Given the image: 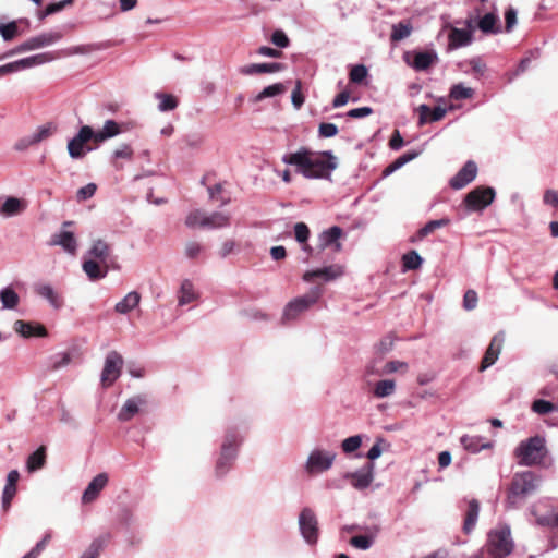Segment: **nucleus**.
I'll use <instances>...</instances> for the list:
<instances>
[{"label": "nucleus", "instance_id": "18", "mask_svg": "<svg viewBox=\"0 0 558 558\" xmlns=\"http://www.w3.org/2000/svg\"><path fill=\"white\" fill-rule=\"evenodd\" d=\"M343 275V268L340 265H330L315 270H307L303 275L305 282H312L315 278H323L325 281L335 280Z\"/></svg>", "mask_w": 558, "mask_h": 558}, {"label": "nucleus", "instance_id": "15", "mask_svg": "<svg viewBox=\"0 0 558 558\" xmlns=\"http://www.w3.org/2000/svg\"><path fill=\"white\" fill-rule=\"evenodd\" d=\"M27 208V201L15 196L0 197V216L12 218L22 215Z\"/></svg>", "mask_w": 558, "mask_h": 558}, {"label": "nucleus", "instance_id": "26", "mask_svg": "<svg viewBox=\"0 0 558 558\" xmlns=\"http://www.w3.org/2000/svg\"><path fill=\"white\" fill-rule=\"evenodd\" d=\"M284 65L278 62L271 63H252L240 68L239 72L243 75H254L262 73H276L283 70Z\"/></svg>", "mask_w": 558, "mask_h": 558}, {"label": "nucleus", "instance_id": "30", "mask_svg": "<svg viewBox=\"0 0 558 558\" xmlns=\"http://www.w3.org/2000/svg\"><path fill=\"white\" fill-rule=\"evenodd\" d=\"M230 226V215L220 211L211 214L205 213V218L202 220V228L205 229H221Z\"/></svg>", "mask_w": 558, "mask_h": 558}, {"label": "nucleus", "instance_id": "24", "mask_svg": "<svg viewBox=\"0 0 558 558\" xmlns=\"http://www.w3.org/2000/svg\"><path fill=\"white\" fill-rule=\"evenodd\" d=\"M111 254L110 245L101 239L93 242L92 247L87 251L86 257L108 265V259Z\"/></svg>", "mask_w": 558, "mask_h": 558}, {"label": "nucleus", "instance_id": "11", "mask_svg": "<svg viewBox=\"0 0 558 558\" xmlns=\"http://www.w3.org/2000/svg\"><path fill=\"white\" fill-rule=\"evenodd\" d=\"M123 357L117 351H110L105 359L100 380L104 387L111 386L121 375Z\"/></svg>", "mask_w": 558, "mask_h": 558}, {"label": "nucleus", "instance_id": "10", "mask_svg": "<svg viewBox=\"0 0 558 558\" xmlns=\"http://www.w3.org/2000/svg\"><path fill=\"white\" fill-rule=\"evenodd\" d=\"M513 543L510 537V530L504 529L492 532L488 538V551L496 558H502L511 554Z\"/></svg>", "mask_w": 558, "mask_h": 558}, {"label": "nucleus", "instance_id": "52", "mask_svg": "<svg viewBox=\"0 0 558 558\" xmlns=\"http://www.w3.org/2000/svg\"><path fill=\"white\" fill-rule=\"evenodd\" d=\"M538 525L548 526V527H557L558 526V508L550 510L548 513L544 515H539L536 519Z\"/></svg>", "mask_w": 558, "mask_h": 558}, {"label": "nucleus", "instance_id": "36", "mask_svg": "<svg viewBox=\"0 0 558 558\" xmlns=\"http://www.w3.org/2000/svg\"><path fill=\"white\" fill-rule=\"evenodd\" d=\"M198 298L197 292L195 291L194 284L190 279H184L181 282L178 303L180 306L186 305Z\"/></svg>", "mask_w": 558, "mask_h": 558}, {"label": "nucleus", "instance_id": "61", "mask_svg": "<svg viewBox=\"0 0 558 558\" xmlns=\"http://www.w3.org/2000/svg\"><path fill=\"white\" fill-rule=\"evenodd\" d=\"M294 236L299 243H305L310 236V229L304 222L294 225Z\"/></svg>", "mask_w": 558, "mask_h": 558}, {"label": "nucleus", "instance_id": "23", "mask_svg": "<svg viewBox=\"0 0 558 558\" xmlns=\"http://www.w3.org/2000/svg\"><path fill=\"white\" fill-rule=\"evenodd\" d=\"M20 478L17 470H12L7 475V483L2 492V508L7 511L16 494V484Z\"/></svg>", "mask_w": 558, "mask_h": 558}, {"label": "nucleus", "instance_id": "38", "mask_svg": "<svg viewBox=\"0 0 558 558\" xmlns=\"http://www.w3.org/2000/svg\"><path fill=\"white\" fill-rule=\"evenodd\" d=\"M109 539V534L98 536L89 544L88 548L82 554L80 558H98L101 550L108 544Z\"/></svg>", "mask_w": 558, "mask_h": 558}, {"label": "nucleus", "instance_id": "14", "mask_svg": "<svg viewBox=\"0 0 558 558\" xmlns=\"http://www.w3.org/2000/svg\"><path fill=\"white\" fill-rule=\"evenodd\" d=\"M477 174V166L474 161L469 160L464 166L450 179L449 185L453 190H461L471 183Z\"/></svg>", "mask_w": 558, "mask_h": 558}, {"label": "nucleus", "instance_id": "32", "mask_svg": "<svg viewBox=\"0 0 558 558\" xmlns=\"http://www.w3.org/2000/svg\"><path fill=\"white\" fill-rule=\"evenodd\" d=\"M480 513V502L476 499H471L468 501V509L465 511L464 515V522H463V532L465 534H470L477 522Z\"/></svg>", "mask_w": 558, "mask_h": 558}, {"label": "nucleus", "instance_id": "17", "mask_svg": "<svg viewBox=\"0 0 558 558\" xmlns=\"http://www.w3.org/2000/svg\"><path fill=\"white\" fill-rule=\"evenodd\" d=\"M147 400L144 395H137L129 398L118 413V420L128 422L132 420L141 410V407L146 404Z\"/></svg>", "mask_w": 558, "mask_h": 558}, {"label": "nucleus", "instance_id": "54", "mask_svg": "<svg viewBox=\"0 0 558 558\" xmlns=\"http://www.w3.org/2000/svg\"><path fill=\"white\" fill-rule=\"evenodd\" d=\"M368 74V70L364 64H356L350 71V81L355 84L362 83Z\"/></svg>", "mask_w": 558, "mask_h": 558}, {"label": "nucleus", "instance_id": "62", "mask_svg": "<svg viewBox=\"0 0 558 558\" xmlns=\"http://www.w3.org/2000/svg\"><path fill=\"white\" fill-rule=\"evenodd\" d=\"M133 154L134 151L131 145L122 144L112 153V158L131 160L133 158Z\"/></svg>", "mask_w": 558, "mask_h": 558}, {"label": "nucleus", "instance_id": "51", "mask_svg": "<svg viewBox=\"0 0 558 558\" xmlns=\"http://www.w3.org/2000/svg\"><path fill=\"white\" fill-rule=\"evenodd\" d=\"M156 97L160 99L158 109L162 112L165 111H171L177 108L178 101L172 95L168 94H156Z\"/></svg>", "mask_w": 558, "mask_h": 558}, {"label": "nucleus", "instance_id": "44", "mask_svg": "<svg viewBox=\"0 0 558 558\" xmlns=\"http://www.w3.org/2000/svg\"><path fill=\"white\" fill-rule=\"evenodd\" d=\"M412 25L410 22H399L392 25L390 38L392 41H400L411 35Z\"/></svg>", "mask_w": 558, "mask_h": 558}, {"label": "nucleus", "instance_id": "59", "mask_svg": "<svg viewBox=\"0 0 558 558\" xmlns=\"http://www.w3.org/2000/svg\"><path fill=\"white\" fill-rule=\"evenodd\" d=\"M97 190V185L95 183H88L85 186H82L76 192V199L78 202L87 201L92 198Z\"/></svg>", "mask_w": 558, "mask_h": 558}, {"label": "nucleus", "instance_id": "21", "mask_svg": "<svg viewBox=\"0 0 558 558\" xmlns=\"http://www.w3.org/2000/svg\"><path fill=\"white\" fill-rule=\"evenodd\" d=\"M448 48L450 50L466 47L473 41L472 31L452 27L448 35Z\"/></svg>", "mask_w": 558, "mask_h": 558}, {"label": "nucleus", "instance_id": "31", "mask_svg": "<svg viewBox=\"0 0 558 558\" xmlns=\"http://www.w3.org/2000/svg\"><path fill=\"white\" fill-rule=\"evenodd\" d=\"M478 29L484 34H499L501 26L499 24V17L495 12H488L484 14L477 22Z\"/></svg>", "mask_w": 558, "mask_h": 558}, {"label": "nucleus", "instance_id": "50", "mask_svg": "<svg viewBox=\"0 0 558 558\" xmlns=\"http://www.w3.org/2000/svg\"><path fill=\"white\" fill-rule=\"evenodd\" d=\"M403 267L409 270L417 269L423 259L416 251H411L402 256Z\"/></svg>", "mask_w": 558, "mask_h": 558}, {"label": "nucleus", "instance_id": "1", "mask_svg": "<svg viewBox=\"0 0 558 558\" xmlns=\"http://www.w3.org/2000/svg\"><path fill=\"white\" fill-rule=\"evenodd\" d=\"M541 484V476L533 471L517 472L511 481L506 498L508 509L519 508L525 499L534 494Z\"/></svg>", "mask_w": 558, "mask_h": 558}, {"label": "nucleus", "instance_id": "29", "mask_svg": "<svg viewBox=\"0 0 558 558\" xmlns=\"http://www.w3.org/2000/svg\"><path fill=\"white\" fill-rule=\"evenodd\" d=\"M417 111L420 113V125L426 124L428 122L440 121L447 112V110L440 106H437L432 110L429 106L425 104L420 105Z\"/></svg>", "mask_w": 558, "mask_h": 558}, {"label": "nucleus", "instance_id": "4", "mask_svg": "<svg viewBox=\"0 0 558 558\" xmlns=\"http://www.w3.org/2000/svg\"><path fill=\"white\" fill-rule=\"evenodd\" d=\"M323 288L319 286L312 287L310 291L304 295L290 301L283 310L282 322L287 323L295 319L301 313L305 312L312 305L317 303L323 294Z\"/></svg>", "mask_w": 558, "mask_h": 558}, {"label": "nucleus", "instance_id": "60", "mask_svg": "<svg viewBox=\"0 0 558 558\" xmlns=\"http://www.w3.org/2000/svg\"><path fill=\"white\" fill-rule=\"evenodd\" d=\"M469 64L471 65L472 72L476 77H481L485 74L487 66L481 57H474L470 59Z\"/></svg>", "mask_w": 558, "mask_h": 558}, {"label": "nucleus", "instance_id": "53", "mask_svg": "<svg viewBox=\"0 0 558 558\" xmlns=\"http://www.w3.org/2000/svg\"><path fill=\"white\" fill-rule=\"evenodd\" d=\"M72 361V356L69 352H59L51 357V367L57 371L68 366Z\"/></svg>", "mask_w": 558, "mask_h": 558}, {"label": "nucleus", "instance_id": "45", "mask_svg": "<svg viewBox=\"0 0 558 558\" xmlns=\"http://www.w3.org/2000/svg\"><path fill=\"white\" fill-rule=\"evenodd\" d=\"M449 223H450V219L449 218H441V219H437V220H430L423 228H421L418 230L417 236L420 239H423L426 235H428L429 233L434 232L436 229L446 227Z\"/></svg>", "mask_w": 558, "mask_h": 558}, {"label": "nucleus", "instance_id": "43", "mask_svg": "<svg viewBox=\"0 0 558 558\" xmlns=\"http://www.w3.org/2000/svg\"><path fill=\"white\" fill-rule=\"evenodd\" d=\"M46 453L45 448L40 447L34 451L27 459L26 466L29 472L41 469L45 464Z\"/></svg>", "mask_w": 558, "mask_h": 558}, {"label": "nucleus", "instance_id": "34", "mask_svg": "<svg viewBox=\"0 0 558 558\" xmlns=\"http://www.w3.org/2000/svg\"><path fill=\"white\" fill-rule=\"evenodd\" d=\"M141 294L137 291L129 292L120 302L114 306V311L119 314H128L140 305Z\"/></svg>", "mask_w": 558, "mask_h": 558}, {"label": "nucleus", "instance_id": "37", "mask_svg": "<svg viewBox=\"0 0 558 558\" xmlns=\"http://www.w3.org/2000/svg\"><path fill=\"white\" fill-rule=\"evenodd\" d=\"M483 438L480 436L463 435L460 438L462 447L471 453H477L483 449L492 447V442H482Z\"/></svg>", "mask_w": 558, "mask_h": 558}, {"label": "nucleus", "instance_id": "39", "mask_svg": "<svg viewBox=\"0 0 558 558\" xmlns=\"http://www.w3.org/2000/svg\"><path fill=\"white\" fill-rule=\"evenodd\" d=\"M437 54L432 51H421L415 53L412 66L416 71L427 70L432 64L437 61Z\"/></svg>", "mask_w": 558, "mask_h": 558}, {"label": "nucleus", "instance_id": "48", "mask_svg": "<svg viewBox=\"0 0 558 558\" xmlns=\"http://www.w3.org/2000/svg\"><path fill=\"white\" fill-rule=\"evenodd\" d=\"M449 95L454 100L469 99L474 95V89L463 84H456L451 87Z\"/></svg>", "mask_w": 558, "mask_h": 558}, {"label": "nucleus", "instance_id": "64", "mask_svg": "<svg viewBox=\"0 0 558 558\" xmlns=\"http://www.w3.org/2000/svg\"><path fill=\"white\" fill-rule=\"evenodd\" d=\"M477 293L474 290H468L463 295V308L472 311L477 306Z\"/></svg>", "mask_w": 558, "mask_h": 558}, {"label": "nucleus", "instance_id": "12", "mask_svg": "<svg viewBox=\"0 0 558 558\" xmlns=\"http://www.w3.org/2000/svg\"><path fill=\"white\" fill-rule=\"evenodd\" d=\"M375 473V464L368 462L355 472H348L344 474V478L350 480L351 485L356 489L367 488L373 480Z\"/></svg>", "mask_w": 558, "mask_h": 558}, {"label": "nucleus", "instance_id": "40", "mask_svg": "<svg viewBox=\"0 0 558 558\" xmlns=\"http://www.w3.org/2000/svg\"><path fill=\"white\" fill-rule=\"evenodd\" d=\"M121 133L120 125L114 120H107L99 132H94L96 142H104Z\"/></svg>", "mask_w": 558, "mask_h": 558}, {"label": "nucleus", "instance_id": "19", "mask_svg": "<svg viewBox=\"0 0 558 558\" xmlns=\"http://www.w3.org/2000/svg\"><path fill=\"white\" fill-rule=\"evenodd\" d=\"M51 246H61L64 252L70 255H75L77 251V241L71 231L62 230L54 233L49 242Z\"/></svg>", "mask_w": 558, "mask_h": 558}, {"label": "nucleus", "instance_id": "27", "mask_svg": "<svg viewBox=\"0 0 558 558\" xmlns=\"http://www.w3.org/2000/svg\"><path fill=\"white\" fill-rule=\"evenodd\" d=\"M83 271L86 274L89 280H99L107 276L108 265H104L100 262L86 257L82 264Z\"/></svg>", "mask_w": 558, "mask_h": 558}, {"label": "nucleus", "instance_id": "8", "mask_svg": "<svg viewBox=\"0 0 558 558\" xmlns=\"http://www.w3.org/2000/svg\"><path fill=\"white\" fill-rule=\"evenodd\" d=\"M298 523L303 539L308 545H315L319 536L318 521L315 512L311 508H303L299 514Z\"/></svg>", "mask_w": 558, "mask_h": 558}, {"label": "nucleus", "instance_id": "35", "mask_svg": "<svg viewBox=\"0 0 558 558\" xmlns=\"http://www.w3.org/2000/svg\"><path fill=\"white\" fill-rule=\"evenodd\" d=\"M0 302L2 310H15L19 306L20 296L12 286H7L0 290Z\"/></svg>", "mask_w": 558, "mask_h": 558}, {"label": "nucleus", "instance_id": "6", "mask_svg": "<svg viewBox=\"0 0 558 558\" xmlns=\"http://www.w3.org/2000/svg\"><path fill=\"white\" fill-rule=\"evenodd\" d=\"M337 453L332 450L313 449L305 462V471L308 474L324 473L331 469L336 460Z\"/></svg>", "mask_w": 558, "mask_h": 558}, {"label": "nucleus", "instance_id": "16", "mask_svg": "<svg viewBox=\"0 0 558 558\" xmlns=\"http://www.w3.org/2000/svg\"><path fill=\"white\" fill-rule=\"evenodd\" d=\"M504 341H505V332L504 331H499L493 337V339L484 354V357L482 360L480 371H482V372L485 371L486 368L492 366L498 360V356L501 352Z\"/></svg>", "mask_w": 558, "mask_h": 558}, {"label": "nucleus", "instance_id": "3", "mask_svg": "<svg viewBox=\"0 0 558 558\" xmlns=\"http://www.w3.org/2000/svg\"><path fill=\"white\" fill-rule=\"evenodd\" d=\"M547 453V449L545 446V439L541 436L530 437L526 440H523L515 448V456L519 459V464L521 465H536L541 464L545 456Z\"/></svg>", "mask_w": 558, "mask_h": 558}, {"label": "nucleus", "instance_id": "46", "mask_svg": "<svg viewBox=\"0 0 558 558\" xmlns=\"http://www.w3.org/2000/svg\"><path fill=\"white\" fill-rule=\"evenodd\" d=\"M286 92V86L282 83H276L265 87L256 97L255 101H260L265 98L275 97Z\"/></svg>", "mask_w": 558, "mask_h": 558}, {"label": "nucleus", "instance_id": "55", "mask_svg": "<svg viewBox=\"0 0 558 558\" xmlns=\"http://www.w3.org/2000/svg\"><path fill=\"white\" fill-rule=\"evenodd\" d=\"M532 410L539 415H545L551 413L555 405L550 401L537 399L532 403Z\"/></svg>", "mask_w": 558, "mask_h": 558}, {"label": "nucleus", "instance_id": "22", "mask_svg": "<svg viewBox=\"0 0 558 558\" xmlns=\"http://www.w3.org/2000/svg\"><path fill=\"white\" fill-rule=\"evenodd\" d=\"M107 483L108 475L106 473L97 474L85 488L82 496L83 502L87 504L95 500Z\"/></svg>", "mask_w": 558, "mask_h": 558}, {"label": "nucleus", "instance_id": "57", "mask_svg": "<svg viewBox=\"0 0 558 558\" xmlns=\"http://www.w3.org/2000/svg\"><path fill=\"white\" fill-rule=\"evenodd\" d=\"M19 33L16 22L12 21L8 24L0 25V34L5 41L12 40Z\"/></svg>", "mask_w": 558, "mask_h": 558}, {"label": "nucleus", "instance_id": "2", "mask_svg": "<svg viewBox=\"0 0 558 558\" xmlns=\"http://www.w3.org/2000/svg\"><path fill=\"white\" fill-rule=\"evenodd\" d=\"M242 437L235 430H228L225 435L219 458L216 462L215 472L218 477L225 476L231 469L238 456V449Z\"/></svg>", "mask_w": 558, "mask_h": 558}, {"label": "nucleus", "instance_id": "42", "mask_svg": "<svg viewBox=\"0 0 558 558\" xmlns=\"http://www.w3.org/2000/svg\"><path fill=\"white\" fill-rule=\"evenodd\" d=\"M396 390V383L392 379L379 380L373 390L376 398H386L391 396Z\"/></svg>", "mask_w": 558, "mask_h": 558}, {"label": "nucleus", "instance_id": "25", "mask_svg": "<svg viewBox=\"0 0 558 558\" xmlns=\"http://www.w3.org/2000/svg\"><path fill=\"white\" fill-rule=\"evenodd\" d=\"M342 235V229L338 226H333L327 230H324L318 238V246L320 250H325L328 246L335 245L336 251L341 248L339 239Z\"/></svg>", "mask_w": 558, "mask_h": 558}, {"label": "nucleus", "instance_id": "20", "mask_svg": "<svg viewBox=\"0 0 558 558\" xmlns=\"http://www.w3.org/2000/svg\"><path fill=\"white\" fill-rule=\"evenodd\" d=\"M13 329L16 333L22 336L23 338L31 337H46L47 330L46 328L38 323L26 322V320H16L13 325Z\"/></svg>", "mask_w": 558, "mask_h": 558}, {"label": "nucleus", "instance_id": "58", "mask_svg": "<svg viewBox=\"0 0 558 558\" xmlns=\"http://www.w3.org/2000/svg\"><path fill=\"white\" fill-rule=\"evenodd\" d=\"M204 218H205V213L199 209H195L186 216L185 225H186V227L192 228V229L196 228V227L202 228V220Z\"/></svg>", "mask_w": 558, "mask_h": 558}, {"label": "nucleus", "instance_id": "13", "mask_svg": "<svg viewBox=\"0 0 558 558\" xmlns=\"http://www.w3.org/2000/svg\"><path fill=\"white\" fill-rule=\"evenodd\" d=\"M310 154L305 147H301L294 153L284 154L281 158L282 162L289 166H294L296 171L307 179Z\"/></svg>", "mask_w": 558, "mask_h": 558}, {"label": "nucleus", "instance_id": "33", "mask_svg": "<svg viewBox=\"0 0 558 558\" xmlns=\"http://www.w3.org/2000/svg\"><path fill=\"white\" fill-rule=\"evenodd\" d=\"M63 37L62 32L60 31H50L38 34L36 36L31 37L32 45L35 49H39L43 47L51 46L58 43Z\"/></svg>", "mask_w": 558, "mask_h": 558}, {"label": "nucleus", "instance_id": "41", "mask_svg": "<svg viewBox=\"0 0 558 558\" xmlns=\"http://www.w3.org/2000/svg\"><path fill=\"white\" fill-rule=\"evenodd\" d=\"M58 130V126L53 122H47L39 125L33 133V140L36 144L51 137Z\"/></svg>", "mask_w": 558, "mask_h": 558}, {"label": "nucleus", "instance_id": "56", "mask_svg": "<svg viewBox=\"0 0 558 558\" xmlns=\"http://www.w3.org/2000/svg\"><path fill=\"white\" fill-rule=\"evenodd\" d=\"M350 544L362 550H367L374 544V538L367 535H356L350 539Z\"/></svg>", "mask_w": 558, "mask_h": 558}, {"label": "nucleus", "instance_id": "5", "mask_svg": "<svg viewBox=\"0 0 558 558\" xmlns=\"http://www.w3.org/2000/svg\"><path fill=\"white\" fill-rule=\"evenodd\" d=\"M337 168V158L332 151L310 154L307 179H325L329 178L331 172Z\"/></svg>", "mask_w": 558, "mask_h": 558}, {"label": "nucleus", "instance_id": "47", "mask_svg": "<svg viewBox=\"0 0 558 558\" xmlns=\"http://www.w3.org/2000/svg\"><path fill=\"white\" fill-rule=\"evenodd\" d=\"M363 436L354 435L342 440L341 449L344 453L350 454L355 452L362 445Z\"/></svg>", "mask_w": 558, "mask_h": 558}, {"label": "nucleus", "instance_id": "7", "mask_svg": "<svg viewBox=\"0 0 558 558\" xmlns=\"http://www.w3.org/2000/svg\"><path fill=\"white\" fill-rule=\"evenodd\" d=\"M496 192L489 186H477L464 197V205L469 211H482L495 199Z\"/></svg>", "mask_w": 558, "mask_h": 558}, {"label": "nucleus", "instance_id": "63", "mask_svg": "<svg viewBox=\"0 0 558 558\" xmlns=\"http://www.w3.org/2000/svg\"><path fill=\"white\" fill-rule=\"evenodd\" d=\"M381 445H387L386 440L383 437H377L375 444L368 450L366 457L374 461L381 456L383 447Z\"/></svg>", "mask_w": 558, "mask_h": 558}, {"label": "nucleus", "instance_id": "9", "mask_svg": "<svg viewBox=\"0 0 558 558\" xmlns=\"http://www.w3.org/2000/svg\"><path fill=\"white\" fill-rule=\"evenodd\" d=\"M94 138V131L90 126H82L77 134L68 142V153L72 159H81L92 150L87 143Z\"/></svg>", "mask_w": 558, "mask_h": 558}, {"label": "nucleus", "instance_id": "28", "mask_svg": "<svg viewBox=\"0 0 558 558\" xmlns=\"http://www.w3.org/2000/svg\"><path fill=\"white\" fill-rule=\"evenodd\" d=\"M37 295L48 301V303L56 310L63 306V300L49 283L36 284L34 288Z\"/></svg>", "mask_w": 558, "mask_h": 558}, {"label": "nucleus", "instance_id": "49", "mask_svg": "<svg viewBox=\"0 0 558 558\" xmlns=\"http://www.w3.org/2000/svg\"><path fill=\"white\" fill-rule=\"evenodd\" d=\"M418 156V151H408L400 157H398L386 170L385 173H391L392 171L401 168L405 163L412 161Z\"/></svg>", "mask_w": 558, "mask_h": 558}]
</instances>
